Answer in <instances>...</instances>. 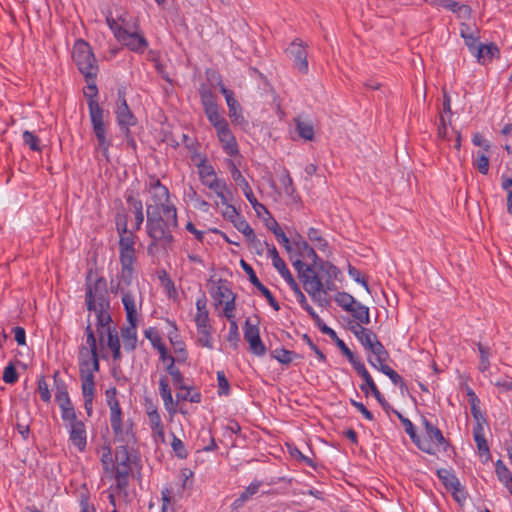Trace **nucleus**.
Masks as SVG:
<instances>
[{
	"label": "nucleus",
	"instance_id": "obj_62",
	"mask_svg": "<svg viewBox=\"0 0 512 512\" xmlns=\"http://www.w3.org/2000/svg\"><path fill=\"white\" fill-rule=\"evenodd\" d=\"M38 391L43 401L48 402L50 400L51 394L48 388V384L43 377L38 380Z\"/></svg>",
	"mask_w": 512,
	"mask_h": 512
},
{
	"label": "nucleus",
	"instance_id": "obj_30",
	"mask_svg": "<svg viewBox=\"0 0 512 512\" xmlns=\"http://www.w3.org/2000/svg\"><path fill=\"white\" fill-rule=\"evenodd\" d=\"M136 324L137 322H133V324H129L128 327H125L121 331V337L123 341L124 349L128 351H132L137 342V333H136Z\"/></svg>",
	"mask_w": 512,
	"mask_h": 512
},
{
	"label": "nucleus",
	"instance_id": "obj_28",
	"mask_svg": "<svg viewBox=\"0 0 512 512\" xmlns=\"http://www.w3.org/2000/svg\"><path fill=\"white\" fill-rule=\"evenodd\" d=\"M93 311L97 318L99 337L100 340L103 341L105 334L108 333V331H112L110 327L111 317L108 313V309H94Z\"/></svg>",
	"mask_w": 512,
	"mask_h": 512
},
{
	"label": "nucleus",
	"instance_id": "obj_43",
	"mask_svg": "<svg viewBox=\"0 0 512 512\" xmlns=\"http://www.w3.org/2000/svg\"><path fill=\"white\" fill-rule=\"evenodd\" d=\"M307 236L317 249L326 250L328 243L316 228L311 227L308 230Z\"/></svg>",
	"mask_w": 512,
	"mask_h": 512
},
{
	"label": "nucleus",
	"instance_id": "obj_16",
	"mask_svg": "<svg viewBox=\"0 0 512 512\" xmlns=\"http://www.w3.org/2000/svg\"><path fill=\"white\" fill-rule=\"evenodd\" d=\"M69 440L80 451H84L87 443V433L84 423L78 422L68 426Z\"/></svg>",
	"mask_w": 512,
	"mask_h": 512
},
{
	"label": "nucleus",
	"instance_id": "obj_54",
	"mask_svg": "<svg viewBox=\"0 0 512 512\" xmlns=\"http://www.w3.org/2000/svg\"><path fill=\"white\" fill-rule=\"evenodd\" d=\"M298 298V301L300 303V305L302 306V308L304 310L307 311V313L312 317V319L314 320L315 324H320L321 322V318L319 317V315L314 311V309L309 305V303L307 302V299L305 297L304 294L300 295L297 297Z\"/></svg>",
	"mask_w": 512,
	"mask_h": 512
},
{
	"label": "nucleus",
	"instance_id": "obj_6",
	"mask_svg": "<svg viewBox=\"0 0 512 512\" xmlns=\"http://www.w3.org/2000/svg\"><path fill=\"white\" fill-rule=\"evenodd\" d=\"M73 59L86 81L96 78L98 64L90 45L84 40H77L73 47Z\"/></svg>",
	"mask_w": 512,
	"mask_h": 512
},
{
	"label": "nucleus",
	"instance_id": "obj_51",
	"mask_svg": "<svg viewBox=\"0 0 512 512\" xmlns=\"http://www.w3.org/2000/svg\"><path fill=\"white\" fill-rule=\"evenodd\" d=\"M233 225L238 231L243 233L246 236V238L253 237V234H254L253 229L250 227L248 222L242 216L235 219V221L233 222Z\"/></svg>",
	"mask_w": 512,
	"mask_h": 512
},
{
	"label": "nucleus",
	"instance_id": "obj_47",
	"mask_svg": "<svg viewBox=\"0 0 512 512\" xmlns=\"http://www.w3.org/2000/svg\"><path fill=\"white\" fill-rule=\"evenodd\" d=\"M112 430L114 432V436L118 441H129L132 437L131 434V426L129 424L124 425L123 423L112 427Z\"/></svg>",
	"mask_w": 512,
	"mask_h": 512
},
{
	"label": "nucleus",
	"instance_id": "obj_13",
	"mask_svg": "<svg viewBox=\"0 0 512 512\" xmlns=\"http://www.w3.org/2000/svg\"><path fill=\"white\" fill-rule=\"evenodd\" d=\"M287 52L293 57L295 68L303 73H308L307 51L300 39H295L287 49Z\"/></svg>",
	"mask_w": 512,
	"mask_h": 512
},
{
	"label": "nucleus",
	"instance_id": "obj_5",
	"mask_svg": "<svg viewBox=\"0 0 512 512\" xmlns=\"http://www.w3.org/2000/svg\"><path fill=\"white\" fill-rule=\"evenodd\" d=\"M133 458L129 454L126 446L122 445L116 449L114 462V475L116 480V489L118 494L127 497V487L129 484L130 474L132 472Z\"/></svg>",
	"mask_w": 512,
	"mask_h": 512
},
{
	"label": "nucleus",
	"instance_id": "obj_32",
	"mask_svg": "<svg viewBox=\"0 0 512 512\" xmlns=\"http://www.w3.org/2000/svg\"><path fill=\"white\" fill-rule=\"evenodd\" d=\"M293 245L295 246L298 254L302 257H307L313 259V261L318 260V256L313 247H311L306 240L303 239L302 236L298 235L293 240Z\"/></svg>",
	"mask_w": 512,
	"mask_h": 512
},
{
	"label": "nucleus",
	"instance_id": "obj_29",
	"mask_svg": "<svg viewBox=\"0 0 512 512\" xmlns=\"http://www.w3.org/2000/svg\"><path fill=\"white\" fill-rule=\"evenodd\" d=\"M296 131L302 139L312 141L314 138V127L311 121L300 117L294 119Z\"/></svg>",
	"mask_w": 512,
	"mask_h": 512
},
{
	"label": "nucleus",
	"instance_id": "obj_53",
	"mask_svg": "<svg viewBox=\"0 0 512 512\" xmlns=\"http://www.w3.org/2000/svg\"><path fill=\"white\" fill-rule=\"evenodd\" d=\"M201 102L204 110L214 108L217 106L213 93L208 89H202L200 91Z\"/></svg>",
	"mask_w": 512,
	"mask_h": 512
},
{
	"label": "nucleus",
	"instance_id": "obj_39",
	"mask_svg": "<svg viewBox=\"0 0 512 512\" xmlns=\"http://www.w3.org/2000/svg\"><path fill=\"white\" fill-rule=\"evenodd\" d=\"M102 454H101V462L103 465V469L106 474L112 475L114 472V462L112 459V451L110 444L107 443L102 446L101 448Z\"/></svg>",
	"mask_w": 512,
	"mask_h": 512
},
{
	"label": "nucleus",
	"instance_id": "obj_31",
	"mask_svg": "<svg viewBox=\"0 0 512 512\" xmlns=\"http://www.w3.org/2000/svg\"><path fill=\"white\" fill-rule=\"evenodd\" d=\"M196 308H197V313L195 315L194 320H195L197 329L210 327L208 324L209 316H208V310L206 308V299L204 297L199 298L196 301Z\"/></svg>",
	"mask_w": 512,
	"mask_h": 512
},
{
	"label": "nucleus",
	"instance_id": "obj_27",
	"mask_svg": "<svg viewBox=\"0 0 512 512\" xmlns=\"http://www.w3.org/2000/svg\"><path fill=\"white\" fill-rule=\"evenodd\" d=\"M473 54L476 56L479 63L486 64L499 55V49L492 43L488 45L480 44Z\"/></svg>",
	"mask_w": 512,
	"mask_h": 512
},
{
	"label": "nucleus",
	"instance_id": "obj_35",
	"mask_svg": "<svg viewBox=\"0 0 512 512\" xmlns=\"http://www.w3.org/2000/svg\"><path fill=\"white\" fill-rule=\"evenodd\" d=\"M480 361L478 369L480 372L485 373L490 368L491 348L488 345L477 343Z\"/></svg>",
	"mask_w": 512,
	"mask_h": 512
},
{
	"label": "nucleus",
	"instance_id": "obj_58",
	"mask_svg": "<svg viewBox=\"0 0 512 512\" xmlns=\"http://www.w3.org/2000/svg\"><path fill=\"white\" fill-rule=\"evenodd\" d=\"M223 205H224V208L222 210V215L225 219H227L233 223L235 221V219H237L238 217L241 216L234 206L228 204V201L226 202V204H223Z\"/></svg>",
	"mask_w": 512,
	"mask_h": 512
},
{
	"label": "nucleus",
	"instance_id": "obj_33",
	"mask_svg": "<svg viewBox=\"0 0 512 512\" xmlns=\"http://www.w3.org/2000/svg\"><path fill=\"white\" fill-rule=\"evenodd\" d=\"M82 394L84 397V408L90 416L93 409V398L95 393V382H81Z\"/></svg>",
	"mask_w": 512,
	"mask_h": 512
},
{
	"label": "nucleus",
	"instance_id": "obj_4",
	"mask_svg": "<svg viewBox=\"0 0 512 512\" xmlns=\"http://www.w3.org/2000/svg\"><path fill=\"white\" fill-rule=\"evenodd\" d=\"M116 226L120 235L119 250L121 272L129 275V271H133V265L136 261L134 235L132 231L127 229V221L124 216L117 217Z\"/></svg>",
	"mask_w": 512,
	"mask_h": 512
},
{
	"label": "nucleus",
	"instance_id": "obj_22",
	"mask_svg": "<svg viewBox=\"0 0 512 512\" xmlns=\"http://www.w3.org/2000/svg\"><path fill=\"white\" fill-rule=\"evenodd\" d=\"M203 184L212 190L220 199L222 204L229 200L230 191L224 180H220L216 175L210 179L204 180Z\"/></svg>",
	"mask_w": 512,
	"mask_h": 512
},
{
	"label": "nucleus",
	"instance_id": "obj_49",
	"mask_svg": "<svg viewBox=\"0 0 512 512\" xmlns=\"http://www.w3.org/2000/svg\"><path fill=\"white\" fill-rule=\"evenodd\" d=\"M197 331H198V335H199L198 343L202 347H206L208 349H212L213 348V344H212V337H211L210 327L198 328Z\"/></svg>",
	"mask_w": 512,
	"mask_h": 512
},
{
	"label": "nucleus",
	"instance_id": "obj_12",
	"mask_svg": "<svg viewBox=\"0 0 512 512\" xmlns=\"http://www.w3.org/2000/svg\"><path fill=\"white\" fill-rule=\"evenodd\" d=\"M423 425L426 437H423L422 439H426L429 445L431 446V451L427 453L434 454L437 450H440L441 448L445 450L447 442L442 432L426 418H423Z\"/></svg>",
	"mask_w": 512,
	"mask_h": 512
},
{
	"label": "nucleus",
	"instance_id": "obj_21",
	"mask_svg": "<svg viewBox=\"0 0 512 512\" xmlns=\"http://www.w3.org/2000/svg\"><path fill=\"white\" fill-rule=\"evenodd\" d=\"M116 117L117 122L121 127H125L128 131V127L135 125L136 119L131 113L126 100L124 98H119V103L116 109Z\"/></svg>",
	"mask_w": 512,
	"mask_h": 512
},
{
	"label": "nucleus",
	"instance_id": "obj_36",
	"mask_svg": "<svg viewBox=\"0 0 512 512\" xmlns=\"http://www.w3.org/2000/svg\"><path fill=\"white\" fill-rule=\"evenodd\" d=\"M352 316L362 324L370 323L369 308L360 302L356 301L354 307H351L348 311Z\"/></svg>",
	"mask_w": 512,
	"mask_h": 512
},
{
	"label": "nucleus",
	"instance_id": "obj_46",
	"mask_svg": "<svg viewBox=\"0 0 512 512\" xmlns=\"http://www.w3.org/2000/svg\"><path fill=\"white\" fill-rule=\"evenodd\" d=\"M437 474H438L439 478L442 479V481L446 487H451L455 490H458L460 483H459L458 479L453 474H451L448 470L440 469L437 471Z\"/></svg>",
	"mask_w": 512,
	"mask_h": 512
},
{
	"label": "nucleus",
	"instance_id": "obj_17",
	"mask_svg": "<svg viewBox=\"0 0 512 512\" xmlns=\"http://www.w3.org/2000/svg\"><path fill=\"white\" fill-rule=\"evenodd\" d=\"M216 131L225 152L230 156L236 155L238 153V145L229 126H221L220 129Z\"/></svg>",
	"mask_w": 512,
	"mask_h": 512
},
{
	"label": "nucleus",
	"instance_id": "obj_7",
	"mask_svg": "<svg viewBox=\"0 0 512 512\" xmlns=\"http://www.w3.org/2000/svg\"><path fill=\"white\" fill-rule=\"evenodd\" d=\"M90 119L93 127V132L97 140V149H99L103 156L109 160V147L111 140L107 137L106 124L104 122V111L99 103H90Z\"/></svg>",
	"mask_w": 512,
	"mask_h": 512
},
{
	"label": "nucleus",
	"instance_id": "obj_10",
	"mask_svg": "<svg viewBox=\"0 0 512 512\" xmlns=\"http://www.w3.org/2000/svg\"><path fill=\"white\" fill-rule=\"evenodd\" d=\"M116 38L134 52L143 53L148 46L146 39L142 35L135 31H129L127 28L125 30H117Z\"/></svg>",
	"mask_w": 512,
	"mask_h": 512
},
{
	"label": "nucleus",
	"instance_id": "obj_45",
	"mask_svg": "<svg viewBox=\"0 0 512 512\" xmlns=\"http://www.w3.org/2000/svg\"><path fill=\"white\" fill-rule=\"evenodd\" d=\"M335 302L342 307L345 311H349L351 307H354L356 300L352 295L346 292H338L335 296Z\"/></svg>",
	"mask_w": 512,
	"mask_h": 512
},
{
	"label": "nucleus",
	"instance_id": "obj_61",
	"mask_svg": "<svg viewBox=\"0 0 512 512\" xmlns=\"http://www.w3.org/2000/svg\"><path fill=\"white\" fill-rule=\"evenodd\" d=\"M62 419L68 423V426L74 423L81 422V420L77 419L74 407L66 408L64 411L61 412Z\"/></svg>",
	"mask_w": 512,
	"mask_h": 512
},
{
	"label": "nucleus",
	"instance_id": "obj_42",
	"mask_svg": "<svg viewBox=\"0 0 512 512\" xmlns=\"http://www.w3.org/2000/svg\"><path fill=\"white\" fill-rule=\"evenodd\" d=\"M495 471H496V475H497L498 479L502 483H504V485L509 489L510 492H512L511 487H510V480H511L510 471L501 460H498L496 462Z\"/></svg>",
	"mask_w": 512,
	"mask_h": 512
},
{
	"label": "nucleus",
	"instance_id": "obj_26",
	"mask_svg": "<svg viewBox=\"0 0 512 512\" xmlns=\"http://www.w3.org/2000/svg\"><path fill=\"white\" fill-rule=\"evenodd\" d=\"M220 90L223 96L225 97L228 109H229V117L233 121H239L242 118L240 113V106L237 100L234 98V94L231 90L227 89L224 85H220Z\"/></svg>",
	"mask_w": 512,
	"mask_h": 512
},
{
	"label": "nucleus",
	"instance_id": "obj_8",
	"mask_svg": "<svg viewBox=\"0 0 512 512\" xmlns=\"http://www.w3.org/2000/svg\"><path fill=\"white\" fill-rule=\"evenodd\" d=\"M107 283L103 278L92 282L91 276L87 278L86 303L88 310L109 309L107 299Z\"/></svg>",
	"mask_w": 512,
	"mask_h": 512
},
{
	"label": "nucleus",
	"instance_id": "obj_40",
	"mask_svg": "<svg viewBox=\"0 0 512 512\" xmlns=\"http://www.w3.org/2000/svg\"><path fill=\"white\" fill-rule=\"evenodd\" d=\"M204 112L216 130L220 129L221 126L228 125L227 121L219 114L218 106L204 110Z\"/></svg>",
	"mask_w": 512,
	"mask_h": 512
},
{
	"label": "nucleus",
	"instance_id": "obj_60",
	"mask_svg": "<svg viewBox=\"0 0 512 512\" xmlns=\"http://www.w3.org/2000/svg\"><path fill=\"white\" fill-rule=\"evenodd\" d=\"M88 85L86 87V90L84 91L85 96L88 98V107L90 108V103H98L94 98L97 95V87L93 80L87 81Z\"/></svg>",
	"mask_w": 512,
	"mask_h": 512
},
{
	"label": "nucleus",
	"instance_id": "obj_55",
	"mask_svg": "<svg viewBox=\"0 0 512 512\" xmlns=\"http://www.w3.org/2000/svg\"><path fill=\"white\" fill-rule=\"evenodd\" d=\"M472 143L475 145V146H479L480 148H482V150H480L479 152H485V153H490V150H491V144L490 142L485 139L480 133H475L472 137Z\"/></svg>",
	"mask_w": 512,
	"mask_h": 512
},
{
	"label": "nucleus",
	"instance_id": "obj_34",
	"mask_svg": "<svg viewBox=\"0 0 512 512\" xmlns=\"http://www.w3.org/2000/svg\"><path fill=\"white\" fill-rule=\"evenodd\" d=\"M259 483L250 484L246 490L237 498L231 505V509L233 511H237L241 508L248 499H250L254 494H256L259 490Z\"/></svg>",
	"mask_w": 512,
	"mask_h": 512
},
{
	"label": "nucleus",
	"instance_id": "obj_38",
	"mask_svg": "<svg viewBox=\"0 0 512 512\" xmlns=\"http://www.w3.org/2000/svg\"><path fill=\"white\" fill-rule=\"evenodd\" d=\"M167 372L171 376L173 385L177 389H186L183 375L181 374L180 370L174 366V358L172 356H169V365L167 366Z\"/></svg>",
	"mask_w": 512,
	"mask_h": 512
},
{
	"label": "nucleus",
	"instance_id": "obj_57",
	"mask_svg": "<svg viewBox=\"0 0 512 512\" xmlns=\"http://www.w3.org/2000/svg\"><path fill=\"white\" fill-rule=\"evenodd\" d=\"M18 380V374L13 364L5 367L3 372V381L8 384H13Z\"/></svg>",
	"mask_w": 512,
	"mask_h": 512
},
{
	"label": "nucleus",
	"instance_id": "obj_41",
	"mask_svg": "<svg viewBox=\"0 0 512 512\" xmlns=\"http://www.w3.org/2000/svg\"><path fill=\"white\" fill-rule=\"evenodd\" d=\"M473 166L481 174L486 175L489 171V153L477 152L476 158L473 160Z\"/></svg>",
	"mask_w": 512,
	"mask_h": 512
},
{
	"label": "nucleus",
	"instance_id": "obj_23",
	"mask_svg": "<svg viewBox=\"0 0 512 512\" xmlns=\"http://www.w3.org/2000/svg\"><path fill=\"white\" fill-rule=\"evenodd\" d=\"M116 390H107L106 395L108 397V405L110 408V422L111 427L122 424V412L118 400L115 398Z\"/></svg>",
	"mask_w": 512,
	"mask_h": 512
},
{
	"label": "nucleus",
	"instance_id": "obj_18",
	"mask_svg": "<svg viewBox=\"0 0 512 512\" xmlns=\"http://www.w3.org/2000/svg\"><path fill=\"white\" fill-rule=\"evenodd\" d=\"M479 31L476 27H471L466 23H461L460 35L464 39L465 45L469 51L473 54L476 49L480 46L479 42Z\"/></svg>",
	"mask_w": 512,
	"mask_h": 512
},
{
	"label": "nucleus",
	"instance_id": "obj_37",
	"mask_svg": "<svg viewBox=\"0 0 512 512\" xmlns=\"http://www.w3.org/2000/svg\"><path fill=\"white\" fill-rule=\"evenodd\" d=\"M149 424L152 429L153 435L160 441H165L164 426L159 413H152L148 415Z\"/></svg>",
	"mask_w": 512,
	"mask_h": 512
},
{
	"label": "nucleus",
	"instance_id": "obj_52",
	"mask_svg": "<svg viewBox=\"0 0 512 512\" xmlns=\"http://www.w3.org/2000/svg\"><path fill=\"white\" fill-rule=\"evenodd\" d=\"M366 351H370L374 347V343H379V340L374 332L369 330L367 334L358 339Z\"/></svg>",
	"mask_w": 512,
	"mask_h": 512
},
{
	"label": "nucleus",
	"instance_id": "obj_59",
	"mask_svg": "<svg viewBox=\"0 0 512 512\" xmlns=\"http://www.w3.org/2000/svg\"><path fill=\"white\" fill-rule=\"evenodd\" d=\"M471 406V414L476 421V425L488 426L486 418L480 410V404H474Z\"/></svg>",
	"mask_w": 512,
	"mask_h": 512
},
{
	"label": "nucleus",
	"instance_id": "obj_9",
	"mask_svg": "<svg viewBox=\"0 0 512 512\" xmlns=\"http://www.w3.org/2000/svg\"><path fill=\"white\" fill-rule=\"evenodd\" d=\"M99 371V359L97 351L80 347L79 373L81 382H94V374Z\"/></svg>",
	"mask_w": 512,
	"mask_h": 512
},
{
	"label": "nucleus",
	"instance_id": "obj_19",
	"mask_svg": "<svg viewBox=\"0 0 512 512\" xmlns=\"http://www.w3.org/2000/svg\"><path fill=\"white\" fill-rule=\"evenodd\" d=\"M368 353V363L377 370L379 366L386 365V361L389 359V353L380 341L379 343H374L373 349Z\"/></svg>",
	"mask_w": 512,
	"mask_h": 512
},
{
	"label": "nucleus",
	"instance_id": "obj_50",
	"mask_svg": "<svg viewBox=\"0 0 512 512\" xmlns=\"http://www.w3.org/2000/svg\"><path fill=\"white\" fill-rule=\"evenodd\" d=\"M293 266L298 271L299 276H300V278H301V280L303 282V287L305 288V281L308 279L307 278L308 270L309 271H313V264L312 265H307L303 261H301L300 259H297V260H295L293 262Z\"/></svg>",
	"mask_w": 512,
	"mask_h": 512
},
{
	"label": "nucleus",
	"instance_id": "obj_63",
	"mask_svg": "<svg viewBox=\"0 0 512 512\" xmlns=\"http://www.w3.org/2000/svg\"><path fill=\"white\" fill-rule=\"evenodd\" d=\"M272 264L285 280H288L290 277H292L289 269L286 267V264L282 259H276V261H274Z\"/></svg>",
	"mask_w": 512,
	"mask_h": 512
},
{
	"label": "nucleus",
	"instance_id": "obj_24",
	"mask_svg": "<svg viewBox=\"0 0 512 512\" xmlns=\"http://www.w3.org/2000/svg\"><path fill=\"white\" fill-rule=\"evenodd\" d=\"M397 415L401 422L404 424L406 433L410 436L417 447L424 452H430L431 446L426 439H421V437L416 434L412 422L409 419L404 418L400 413H397Z\"/></svg>",
	"mask_w": 512,
	"mask_h": 512
},
{
	"label": "nucleus",
	"instance_id": "obj_56",
	"mask_svg": "<svg viewBox=\"0 0 512 512\" xmlns=\"http://www.w3.org/2000/svg\"><path fill=\"white\" fill-rule=\"evenodd\" d=\"M23 140L33 151H40L39 138L30 131L23 133Z\"/></svg>",
	"mask_w": 512,
	"mask_h": 512
},
{
	"label": "nucleus",
	"instance_id": "obj_14",
	"mask_svg": "<svg viewBox=\"0 0 512 512\" xmlns=\"http://www.w3.org/2000/svg\"><path fill=\"white\" fill-rule=\"evenodd\" d=\"M240 264H241V267L243 268V270L248 274L250 282L267 299V301L273 307V309L278 311L280 309L278 302L275 300L272 293L259 281L253 268L248 263H246L244 260H241Z\"/></svg>",
	"mask_w": 512,
	"mask_h": 512
},
{
	"label": "nucleus",
	"instance_id": "obj_64",
	"mask_svg": "<svg viewBox=\"0 0 512 512\" xmlns=\"http://www.w3.org/2000/svg\"><path fill=\"white\" fill-rule=\"evenodd\" d=\"M281 184L283 185L284 187V191L286 194L288 195H292L293 192H294V187H293V180L292 178L290 177L289 173L288 172H285L281 179Z\"/></svg>",
	"mask_w": 512,
	"mask_h": 512
},
{
	"label": "nucleus",
	"instance_id": "obj_20",
	"mask_svg": "<svg viewBox=\"0 0 512 512\" xmlns=\"http://www.w3.org/2000/svg\"><path fill=\"white\" fill-rule=\"evenodd\" d=\"M487 426L475 425L473 428V438L476 442L479 455L484 457V461L490 460V450L485 438V429Z\"/></svg>",
	"mask_w": 512,
	"mask_h": 512
},
{
	"label": "nucleus",
	"instance_id": "obj_1",
	"mask_svg": "<svg viewBox=\"0 0 512 512\" xmlns=\"http://www.w3.org/2000/svg\"><path fill=\"white\" fill-rule=\"evenodd\" d=\"M150 200L146 203L147 233L151 238L149 254L167 252L172 248V229L177 227L176 208L170 203L168 189L158 179L149 183Z\"/></svg>",
	"mask_w": 512,
	"mask_h": 512
},
{
	"label": "nucleus",
	"instance_id": "obj_44",
	"mask_svg": "<svg viewBox=\"0 0 512 512\" xmlns=\"http://www.w3.org/2000/svg\"><path fill=\"white\" fill-rule=\"evenodd\" d=\"M378 370L387 375L395 385H398L401 388V390L406 389V385L402 377L387 364L379 366Z\"/></svg>",
	"mask_w": 512,
	"mask_h": 512
},
{
	"label": "nucleus",
	"instance_id": "obj_3",
	"mask_svg": "<svg viewBox=\"0 0 512 512\" xmlns=\"http://www.w3.org/2000/svg\"><path fill=\"white\" fill-rule=\"evenodd\" d=\"M115 293L121 296L128 323L137 322L138 308L142 304V293L139 284L134 280L133 271H129V275L124 272L120 273Z\"/></svg>",
	"mask_w": 512,
	"mask_h": 512
},
{
	"label": "nucleus",
	"instance_id": "obj_11",
	"mask_svg": "<svg viewBox=\"0 0 512 512\" xmlns=\"http://www.w3.org/2000/svg\"><path fill=\"white\" fill-rule=\"evenodd\" d=\"M244 338L249 343L252 353L262 356L266 352V348L260 338L259 328L257 324H252L250 320H246L244 327Z\"/></svg>",
	"mask_w": 512,
	"mask_h": 512
},
{
	"label": "nucleus",
	"instance_id": "obj_15",
	"mask_svg": "<svg viewBox=\"0 0 512 512\" xmlns=\"http://www.w3.org/2000/svg\"><path fill=\"white\" fill-rule=\"evenodd\" d=\"M159 389H160V396L164 403V407H165L166 411L168 412L170 418L172 419L173 416L177 412V402H175L172 397V393L169 388V381L166 376H162L160 378Z\"/></svg>",
	"mask_w": 512,
	"mask_h": 512
},
{
	"label": "nucleus",
	"instance_id": "obj_25",
	"mask_svg": "<svg viewBox=\"0 0 512 512\" xmlns=\"http://www.w3.org/2000/svg\"><path fill=\"white\" fill-rule=\"evenodd\" d=\"M229 169H230V173H231V177H232L233 181L241 188V190L243 191L247 200L249 201L253 197H255L249 183L243 177L240 170L236 167V165L232 161H229Z\"/></svg>",
	"mask_w": 512,
	"mask_h": 512
},
{
	"label": "nucleus",
	"instance_id": "obj_48",
	"mask_svg": "<svg viewBox=\"0 0 512 512\" xmlns=\"http://www.w3.org/2000/svg\"><path fill=\"white\" fill-rule=\"evenodd\" d=\"M297 355L286 349H276L273 351V357L282 364H290Z\"/></svg>",
	"mask_w": 512,
	"mask_h": 512
},
{
	"label": "nucleus",
	"instance_id": "obj_2",
	"mask_svg": "<svg viewBox=\"0 0 512 512\" xmlns=\"http://www.w3.org/2000/svg\"><path fill=\"white\" fill-rule=\"evenodd\" d=\"M307 275L305 291L319 306L327 307L330 300L326 296L337 289L335 280L340 270L332 263L318 259L313 261V271L308 270Z\"/></svg>",
	"mask_w": 512,
	"mask_h": 512
}]
</instances>
